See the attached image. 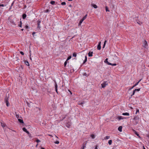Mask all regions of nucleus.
<instances>
[{
  "label": "nucleus",
  "mask_w": 149,
  "mask_h": 149,
  "mask_svg": "<svg viewBox=\"0 0 149 149\" xmlns=\"http://www.w3.org/2000/svg\"><path fill=\"white\" fill-rule=\"evenodd\" d=\"M9 98V93L7 94L4 99V101L6 102V105L7 107L9 105V104L8 102V100Z\"/></svg>",
  "instance_id": "obj_1"
},
{
  "label": "nucleus",
  "mask_w": 149,
  "mask_h": 149,
  "mask_svg": "<svg viewBox=\"0 0 149 149\" xmlns=\"http://www.w3.org/2000/svg\"><path fill=\"white\" fill-rule=\"evenodd\" d=\"M110 136H106L105 138V139H108L110 138Z\"/></svg>",
  "instance_id": "obj_25"
},
{
  "label": "nucleus",
  "mask_w": 149,
  "mask_h": 149,
  "mask_svg": "<svg viewBox=\"0 0 149 149\" xmlns=\"http://www.w3.org/2000/svg\"><path fill=\"white\" fill-rule=\"evenodd\" d=\"M147 42L146 40H145L144 43V45L143 46L145 48H146L147 46Z\"/></svg>",
  "instance_id": "obj_7"
},
{
  "label": "nucleus",
  "mask_w": 149,
  "mask_h": 149,
  "mask_svg": "<svg viewBox=\"0 0 149 149\" xmlns=\"http://www.w3.org/2000/svg\"><path fill=\"white\" fill-rule=\"evenodd\" d=\"M93 52H89L88 53V55L89 56V57L92 56H93Z\"/></svg>",
  "instance_id": "obj_9"
},
{
  "label": "nucleus",
  "mask_w": 149,
  "mask_h": 149,
  "mask_svg": "<svg viewBox=\"0 0 149 149\" xmlns=\"http://www.w3.org/2000/svg\"><path fill=\"white\" fill-rule=\"evenodd\" d=\"M22 130L24 132H26L27 131L25 127H23L22 128Z\"/></svg>",
  "instance_id": "obj_20"
},
{
  "label": "nucleus",
  "mask_w": 149,
  "mask_h": 149,
  "mask_svg": "<svg viewBox=\"0 0 149 149\" xmlns=\"http://www.w3.org/2000/svg\"><path fill=\"white\" fill-rule=\"evenodd\" d=\"M105 45V44H104L103 46V48H104V47Z\"/></svg>",
  "instance_id": "obj_53"
},
{
  "label": "nucleus",
  "mask_w": 149,
  "mask_h": 149,
  "mask_svg": "<svg viewBox=\"0 0 149 149\" xmlns=\"http://www.w3.org/2000/svg\"><path fill=\"white\" fill-rule=\"evenodd\" d=\"M49 12V10H45V12H46V13H48Z\"/></svg>",
  "instance_id": "obj_47"
},
{
  "label": "nucleus",
  "mask_w": 149,
  "mask_h": 149,
  "mask_svg": "<svg viewBox=\"0 0 149 149\" xmlns=\"http://www.w3.org/2000/svg\"><path fill=\"white\" fill-rule=\"evenodd\" d=\"M31 54H30V59H31V60H32V58H31Z\"/></svg>",
  "instance_id": "obj_49"
},
{
  "label": "nucleus",
  "mask_w": 149,
  "mask_h": 149,
  "mask_svg": "<svg viewBox=\"0 0 149 149\" xmlns=\"http://www.w3.org/2000/svg\"><path fill=\"white\" fill-rule=\"evenodd\" d=\"M20 24L19 25V26L21 27H22V22L21 21H20Z\"/></svg>",
  "instance_id": "obj_41"
},
{
  "label": "nucleus",
  "mask_w": 149,
  "mask_h": 149,
  "mask_svg": "<svg viewBox=\"0 0 149 149\" xmlns=\"http://www.w3.org/2000/svg\"><path fill=\"white\" fill-rule=\"evenodd\" d=\"M26 15L25 14H24L23 15L22 17L23 19H24L26 17Z\"/></svg>",
  "instance_id": "obj_19"
},
{
  "label": "nucleus",
  "mask_w": 149,
  "mask_h": 149,
  "mask_svg": "<svg viewBox=\"0 0 149 149\" xmlns=\"http://www.w3.org/2000/svg\"><path fill=\"white\" fill-rule=\"evenodd\" d=\"M1 126L3 127L5 126V125L4 124H3L2 123H1Z\"/></svg>",
  "instance_id": "obj_44"
},
{
  "label": "nucleus",
  "mask_w": 149,
  "mask_h": 149,
  "mask_svg": "<svg viewBox=\"0 0 149 149\" xmlns=\"http://www.w3.org/2000/svg\"><path fill=\"white\" fill-rule=\"evenodd\" d=\"M25 64L27 66H29V62L27 61H25Z\"/></svg>",
  "instance_id": "obj_17"
},
{
  "label": "nucleus",
  "mask_w": 149,
  "mask_h": 149,
  "mask_svg": "<svg viewBox=\"0 0 149 149\" xmlns=\"http://www.w3.org/2000/svg\"><path fill=\"white\" fill-rule=\"evenodd\" d=\"M25 27L27 29L28 28V26H27V25H26V26H25Z\"/></svg>",
  "instance_id": "obj_50"
},
{
  "label": "nucleus",
  "mask_w": 149,
  "mask_h": 149,
  "mask_svg": "<svg viewBox=\"0 0 149 149\" xmlns=\"http://www.w3.org/2000/svg\"><path fill=\"white\" fill-rule=\"evenodd\" d=\"M139 83V81H138V82H137V83H136L133 86H132V88H134V86H136Z\"/></svg>",
  "instance_id": "obj_24"
},
{
  "label": "nucleus",
  "mask_w": 149,
  "mask_h": 149,
  "mask_svg": "<svg viewBox=\"0 0 149 149\" xmlns=\"http://www.w3.org/2000/svg\"><path fill=\"white\" fill-rule=\"evenodd\" d=\"M26 132L27 134H30V133H29V131H27Z\"/></svg>",
  "instance_id": "obj_48"
},
{
  "label": "nucleus",
  "mask_w": 149,
  "mask_h": 149,
  "mask_svg": "<svg viewBox=\"0 0 149 149\" xmlns=\"http://www.w3.org/2000/svg\"><path fill=\"white\" fill-rule=\"evenodd\" d=\"M112 141L111 140H109L108 142V143H109V144L110 145H111L112 143Z\"/></svg>",
  "instance_id": "obj_22"
},
{
  "label": "nucleus",
  "mask_w": 149,
  "mask_h": 149,
  "mask_svg": "<svg viewBox=\"0 0 149 149\" xmlns=\"http://www.w3.org/2000/svg\"><path fill=\"white\" fill-rule=\"evenodd\" d=\"M83 21H84V20L83 19H81L80 21L79 24H80V25L82 23V22Z\"/></svg>",
  "instance_id": "obj_28"
},
{
  "label": "nucleus",
  "mask_w": 149,
  "mask_h": 149,
  "mask_svg": "<svg viewBox=\"0 0 149 149\" xmlns=\"http://www.w3.org/2000/svg\"><path fill=\"white\" fill-rule=\"evenodd\" d=\"M55 3V1H52L50 2V3L52 5H54Z\"/></svg>",
  "instance_id": "obj_21"
},
{
  "label": "nucleus",
  "mask_w": 149,
  "mask_h": 149,
  "mask_svg": "<svg viewBox=\"0 0 149 149\" xmlns=\"http://www.w3.org/2000/svg\"><path fill=\"white\" fill-rule=\"evenodd\" d=\"M107 42V41L106 40H105V41L104 42V44H105V45Z\"/></svg>",
  "instance_id": "obj_52"
},
{
  "label": "nucleus",
  "mask_w": 149,
  "mask_h": 149,
  "mask_svg": "<svg viewBox=\"0 0 149 149\" xmlns=\"http://www.w3.org/2000/svg\"><path fill=\"white\" fill-rule=\"evenodd\" d=\"M20 53L22 55H24V52H20Z\"/></svg>",
  "instance_id": "obj_42"
},
{
  "label": "nucleus",
  "mask_w": 149,
  "mask_h": 149,
  "mask_svg": "<svg viewBox=\"0 0 149 149\" xmlns=\"http://www.w3.org/2000/svg\"><path fill=\"white\" fill-rule=\"evenodd\" d=\"M35 33L33 32V33L32 34L33 35Z\"/></svg>",
  "instance_id": "obj_59"
},
{
  "label": "nucleus",
  "mask_w": 149,
  "mask_h": 149,
  "mask_svg": "<svg viewBox=\"0 0 149 149\" xmlns=\"http://www.w3.org/2000/svg\"><path fill=\"white\" fill-rule=\"evenodd\" d=\"M68 91H69L70 92V93H71V94H72V93H71V91H70L69 90Z\"/></svg>",
  "instance_id": "obj_57"
},
{
  "label": "nucleus",
  "mask_w": 149,
  "mask_h": 149,
  "mask_svg": "<svg viewBox=\"0 0 149 149\" xmlns=\"http://www.w3.org/2000/svg\"><path fill=\"white\" fill-rule=\"evenodd\" d=\"M55 89V91H56V93L57 94H58V92L57 91V89Z\"/></svg>",
  "instance_id": "obj_46"
},
{
  "label": "nucleus",
  "mask_w": 149,
  "mask_h": 149,
  "mask_svg": "<svg viewBox=\"0 0 149 149\" xmlns=\"http://www.w3.org/2000/svg\"><path fill=\"white\" fill-rule=\"evenodd\" d=\"M91 136L93 139H94L95 137V136L93 134H91Z\"/></svg>",
  "instance_id": "obj_26"
},
{
  "label": "nucleus",
  "mask_w": 149,
  "mask_h": 149,
  "mask_svg": "<svg viewBox=\"0 0 149 149\" xmlns=\"http://www.w3.org/2000/svg\"><path fill=\"white\" fill-rule=\"evenodd\" d=\"M40 21H37V23H38V27L39 28L40 27Z\"/></svg>",
  "instance_id": "obj_14"
},
{
  "label": "nucleus",
  "mask_w": 149,
  "mask_h": 149,
  "mask_svg": "<svg viewBox=\"0 0 149 149\" xmlns=\"http://www.w3.org/2000/svg\"><path fill=\"white\" fill-rule=\"evenodd\" d=\"M122 126H119L118 128V130L120 132H121L122 131Z\"/></svg>",
  "instance_id": "obj_10"
},
{
  "label": "nucleus",
  "mask_w": 149,
  "mask_h": 149,
  "mask_svg": "<svg viewBox=\"0 0 149 149\" xmlns=\"http://www.w3.org/2000/svg\"><path fill=\"white\" fill-rule=\"evenodd\" d=\"M143 19L142 18L139 17L136 20V22L140 25L143 24Z\"/></svg>",
  "instance_id": "obj_2"
},
{
  "label": "nucleus",
  "mask_w": 149,
  "mask_h": 149,
  "mask_svg": "<svg viewBox=\"0 0 149 149\" xmlns=\"http://www.w3.org/2000/svg\"><path fill=\"white\" fill-rule=\"evenodd\" d=\"M139 118L138 116H135L134 118V120H139Z\"/></svg>",
  "instance_id": "obj_12"
},
{
  "label": "nucleus",
  "mask_w": 149,
  "mask_h": 149,
  "mask_svg": "<svg viewBox=\"0 0 149 149\" xmlns=\"http://www.w3.org/2000/svg\"><path fill=\"white\" fill-rule=\"evenodd\" d=\"M72 0H68V1H72Z\"/></svg>",
  "instance_id": "obj_62"
},
{
  "label": "nucleus",
  "mask_w": 149,
  "mask_h": 149,
  "mask_svg": "<svg viewBox=\"0 0 149 149\" xmlns=\"http://www.w3.org/2000/svg\"><path fill=\"white\" fill-rule=\"evenodd\" d=\"M87 74L86 73H84L83 74V75H85V76H87Z\"/></svg>",
  "instance_id": "obj_51"
},
{
  "label": "nucleus",
  "mask_w": 149,
  "mask_h": 149,
  "mask_svg": "<svg viewBox=\"0 0 149 149\" xmlns=\"http://www.w3.org/2000/svg\"><path fill=\"white\" fill-rule=\"evenodd\" d=\"M116 119H118V120H120L121 119H123V118L121 116H118L117 117Z\"/></svg>",
  "instance_id": "obj_8"
},
{
  "label": "nucleus",
  "mask_w": 149,
  "mask_h": 149,
  "mask_svg": "<svg viewBox=\"0 0 149 149\" xmlns=\"http://www.w3.org/2000/svg\"><path fill=\"white\" fill-rule=\"evenodd\" d=\"M141 80V79H140L139 81V82H140V81Z\"/></svg>",
  "instance_id": "obj_60"
},
{
  "label": "nucleus",
  "mask_w": 149,
  "mask_h": 149,
  "mask_svg": "<svg viewBox=\"0 0 149 149\" xmlns=\"http://www.w3.org/2000/svg\"><path fill=\"white\" fill-rule=\"evenodd\" d=\"M55 143H56V144H58L59 143V141H56L55 142H54Z\"/></svg>",
  "instance_id": "obj_37"
},
{
  "label": "nucleus",
  "mask_w": 149,
  "mask_h": 149,
  "mask_svg": "<svg viewBox=\"0 0 149 149\" xmlns=\"http://www.w3.org/2000/svg\"><path fill=\"white\" fill-rule=\"evenodd\" d=\"M23 30H24V29H21V31H23Z\"/></svg>",
  "instance_id": "obj_61"
},
{
  "label": "nucleus",
  "mask_w": 149,
  "mask_h": 149,
  "mask_svg": "<svg viewBox=\"0 0 149 149\" xmlns=\"http://www.w3.org/2000/svg\"><path fill=\"white\" fill-rule=\"evenodd\" d=\"M87 15H86L82 19L84 20L86 18Z\"/></svg>",
  "instance_id": "obj_23"
},
{
  "label": "nucleus",
  "mask_w": 149,
  "mask_h": 149,
  "mask_svg": "<svg viewBox=\"0 0 149 149\" xmlns=\"http://www.w3.org/2000/svg\"><path fill=\"white\" fill-rule=\"evenodd\" d=\"M135 133L139 137H140L139 134L137 133V132H136Z\"/></svg>",
  "instance_id": "obj_33"
},
{
  "label": "nucleus",
  "mask_w": 149,
  "mask_h": 149,
  "mask_svg": "<svg viewBox=\"0 0 149 149\" xmlns=\"http://www.w3.org/2000/svg\"><path fill=\"white\" fill-rule=\"evenodd\" d=\"M122 115L124 116H129L130 115L129 113L127 112L125 113H123L122 114Z\"/></svg>",
  "instance_id": "obj_11"
},
{
  "label": "nucleus",
  "mask_w": 149,
  "mask_h": 149,
  "mask_svg": "<svg viewBox=\"0 0 149 149\" xmlns=\"http://www.w3.org/2000/svg\"><path fill=\"white\" fill-rule=\"evenodd\" d=\"M84 103V102H81L79 104H80V105H82V104H83Z\"/></svg>",
  "instance_id": "obj_43"
},
{
  "label": "nucleus",
  "mask_w": 149,
  "mask_h": 149,
  "mask_svg": "<svg viewBox=\"0 0 149 149\" xmlns=\"http://www.w3.org/2000/svg\"><path fill=\"white\" fill-rule=\"evenodd\" d=\"M36 142L37 143H39V142H40V141L39 139H37L36 140Z\"/></svg>",
  "instance_id": "obj_40"
},
{
  "label": "nucleus",
  "mask_w": 149,
  "mask_h": 149,
  "mask_svg": "<svg viewBox=\"0 0 149 149\" xmlns=\"http://www.w3.org/2000/svg\"><path fill=\"white\" fill-rule=\"evenodd\" d=\"M140 88H138V89H135V90L133 91V93L132 95H131V96H132L134 94L135 92L136 91H140Z\"/></svg>",
  "instance_id": "obj_6"
},
{
  "label": "nucleus",
  "mask_w": 149,
  "mask_h": 149,
  "mask_svg": "<svg viewBox=\"0 0 149 149\" xmlns=\"http://www.w3.org/2000/svg\"><path fill=\"white\" fill-rule=\"evenodd\" d=\"M107 84H108L107 81H104L103 83L101 84L102 87V88H104L106 86H107Z\"/></svg>",
  "instance_id": "obj_4"
},
{
  "label": "nucleus",
  "mask_w": 149,
  "mask_h": 149,
  "mask_svg": "<svg viewBox=\"0 0 149 149\" xmlns=\"http://www.w3.org/2000/svg\"><path fill=\"white\" fill-rule=\"evenodd\" d=\"M61 4L62 5H65L66 4V3L65 2H63L61 3Z\"/></svg>",
  "instance_id": "obj_31"
},
{
  "label": "nucleus",
  "mask_w": 149,
  "mask_h": 149,
  "mask_svg": "<svg viewBox=\"0 0 149 149\" xmlns=\"http://www.w3.org/2000/svg\"><path fill=\"white\" fill-rule=\"evenodd\" d=\"M105 8H106V12H107V11H109V10L108 9V8L107 7V6H106L105 7Z\"/></svg>",
  "instance_id": "obj_30"
},
{
  "label": "nucleus",
  "mask_w": 149,
  "mask_h": 149,
  "mask_svg": "<svg viewBox=\"0 0 149 149\" xmlns=\"http://www.w3.org/2000/svg\"><path fill=\"white\" fill-rule=\"evenodd\" d=\"M101 42H99L98 45V46L97 47V49L98 50H100L101 49Z\"/></svg>",
  "instance_id": "obj_5"
},
{
  "label": "nucleus",
  "mask_w": 149,
  "mask_h": 149,
  "mask_svg": "<svg viewBox=\"0 0 149 149\" xmlns=\"http://www.w3.org/2000/svg\"><path fill=\"white\" fill-rule=\"evenodd\" d=\"M67 61H66L65 63H64V66H65L66 64H67Z\"/></svg>",
  "instance_id": "obj_39"
},
{
  "label": "nucleus",
  "mask_w": 149,
  "mask_h": 149,
  "mask_svg": "<svg viewBox=\"0 0 149 149\" xmlns=\"http://www.w3.org/2000/svg\"><path fill=\"white\" fill-rule=\"evenodd\" d=\"M28 135H29V137L30 138H32V136H31V134H28Z\"/></svg>",
  "instance_id": "obj_36"
},
{
  "label": "nucleus",
  "mask_w": 149,
  "mask_h": 149,
  "mask_svg": "<svg viewBox=\"0 0 149 149\" xmlns=\"http://www.w3.org/2000/svg\"><path fill=\"white\" fill-rule=\"evenodd\" d=\"M15 116H16V117L18 118V119H19V114H17L15 112Z\"/></svg>",
  "instance_id": "obj_18"
},
{
  "label": "nucleus",
  "mask_w": 149,
  "mask_h": 149,
  "mask_svg": "<svg viewBox=\"0 0 149 149\" xmlns=\"http://www.w3.org/2000/svg\"><path fill=\"white\" fill-rule=\"evenodd\" d=\"M0 6H2V7H4V5L3 4H0Z\"/></svg>",
  "instance_id": "obj_45"
},
{
  "label": "nucleus",
  "mask_w": 149,
  "mask_h": 149,
  "mask_svg": "<svg viewBox=\"0 0 149 149\" xmlns=\"http://www.w3.org/2000/svg\"><path fill=\"white\" fill-rule=\"evenodd\" d=\"M133 88H132H132H130V89H129V90H131V89H132Z\"/></svg>",
  "instance_id": "obj_56"
},
{
  "label": "nucleus",
  "mask_w": 149,
  "mask_h": 149,
  "mask_svg": "<svg viewBox=\"0 0 149 149\" xmlns=\"http://www.w3.org/2000/svg\"><path fill=\"white\" fill-rule=\"evenodd\" d=\"M49 135L50 136H52V135Z\"/></svg>",
  "instance_id": "obj_63"
},
{
  "label": "nucleus",
  "mask_w": 149,
  "mask_h": 149,
  "mask_svg": "<svg viewBox=\"0 0 149 149\" xmlns=\"http://www.w3.org/2000/svg\"><path fill=\"white\" fill-rule=\"evenodd\" d=\"M55 89H57V85L56 83L55 84Z\"/></svg>",
  "instance_id": "obj_32"
},
{
  "label": "nucleus",
  "mask_w": 149,
  "mask_h": 149,
  "mask_svg": "<svg viewBox=\"0 0 149 149\" xmlns=\"http://www.w3.org/2000/svg\"><path fill=\"white\" fill-rule=\"evenodd\" d=\"M66 126L68 128H69L70 126V124H68L67 125H66Z\"/></svg>",
  "instance_id": "obj_34"
},
{
  "label": "nucleus",
  "mask_w": 149,
  "mask_h": 149,
  "mask_svg": "<svg viewBox=\"0 0 149 149\" xmlns=\"http://www.w3.org/2000/svg\"><path fill=\"white\" fill-rule=\"evenodd\" d=\"M41 149H45V148H43V147H41Z\"/></svg>",
  "instance_id": "obj_55"
},
{
  "label": "nucleus",
  "mask_w": 149,
  "mask_h": 149,
  "mask_svg": "<svg viewBox=\"0 0 149 149\" xmlns=\"http://www.w3.org/2000/svg\"><path fill=\"white\" fill-rule=\"evenodd\" d=\"M18 120L21 123H24V121H23V120L22 119H18Z\"/></svg>",
  "instance_id": "obj_13"
},
{
  "label": "nucleus",
  "mask_w": 149,
  "mask_h": 149,
  "mask_svg": "<svg viewBox=\"0 0 149 149\" xmlns=\"http://www.w3.org/2000/svg\"><path fill=\"white\" fill-rule=\"evenodd\" d=\"M85 147V146L83 145V146L81 147V149H84V148Z\"/></svg>",
  "instance_id": "obj_35"
},
{
  "label": "nucleus",
  "mask_w": 149,
  "mask_h": 149,
  "mask_svg": "<svg viewBox=\"0 0 149 149\" xmlns=\"http://www.w3.org/2000/svg\"><path fill=\"white\" fill-rule=\"evenodd\" d=\"M108 58H106L105 60L104 61V62H107V64H108V65H113V66H115L116 65V63H113V64H112V63H110L108 61Z\"/></svg>",
  "instance_id": "obj_3"
},
{
  "label": "nucleus",
  "mask_w": 149,
  "mask_h": 149,
  "mask_svg": "<svg viewBox=\"0 0 149 149\" xmlns=\"http://www.w3.org/2000/svg\"><path fill=\"white\" fill-rule=\"evenodd\" d=\"M92 6L95 8H97V6L95 4H92Z\"/></svg>",
  "instance_id": "obj_15"
},
{
  "label": "nucleus",
  "mask_w": 149,
  "mask_h": 149,
  "mask_svg": "<svg viewBox=\"0 0 149 149\" xmlns=\"http://www.w3.org/2000/svg\"><path fill=\"white\" fill-rule=\"evenodd\" d=\"M87 58L86 56H85V59L83 62V63H85L87 61Z\"/></svg>",
  "instance_id": "obj_16"
},
{
  "label": "nucleus",
  "mask_w": 149,
  "mask_h": 149,
  "mask_svg": "<svg viewBox=\"0 0 149 149\" xmlns=\"http://www.w3.org/2000/svg\"><path fill=\"white\" fill-rule=\"evenodd\" d=\"M77 56V54H76V53H75V52H74V53H73V56H74V57H76Z\"/></svg>",
  "instance_id": "obj_27"
},
{
  "label": "nucleus",
  "mask_w": 149,
  "mask_h": 149,
  "mask_svg": "<svg viewBox=\"0 0 149 149\" xmlns=\"http://www.w3.org/2000/svg\"><path fill=\"white\" fill-rule=\"evenodd\" d=\"M38 144H37L36 145V147H37V146H38Z\"/></svg>",
  "instance_id": "obj_64"
},
{
  "label": "nucleus",
  "mask_w": 149,
  "mask_h": 149,
  "mask_svg": "<svg viewBox=\"0 0 149 149\" xmlns=\"http://www.w3.org/2000/svg\"><path fill=\"white\" fill-rule=\"evenodd\" d=\"M71 58V56H69L68 57V58H67V60L66 61H68V60H69V59H70V58Z\"/></svg>",
  "instance_id": "obj_29"
},
{
  "label": "nucleus",
  "mask_w": 149,
  "mask_h": 149,
  "mask_svg": "<svg viewBox=\"0 0 149 149\" xmlns=\"http://www.w3.org/2000/svg\"><path fill=\"white\" fill-rule=\"evenodd\" d=\"M143 149H146L145 148L144 146H143Z\"/></svg>",
  "instance_id": "obj_58"
},
{
  "label": "nucleus",
  "mask_w": 149,
  "mask_h": 149,
  "mask_svg": "<svg viewBox=\"0 0 149 149\" xmlns=\"http://www.w3.org/2000/svg\"><path fill=\"white\" fill-rule=\"evenodd\" d=\"M95 149H97V146H96Z\"/></svg>",
  "instance_id": "obj_54"
},
{
  "label": "nucleus",
  "mask_w": 149,
  "mask_h": 149,
  "mask_svg": "<svg viewBox=\"0 0 149 149\" xmlns=\"http://www.w3.org/2000/svg\"><path fill=\"white\" fill-rule=\"evenodd\" d=\"M139 112V109H136V114L137 113Z\"/></svg>",
  "instance_id": "obj_38"
}]
</instances>
